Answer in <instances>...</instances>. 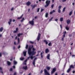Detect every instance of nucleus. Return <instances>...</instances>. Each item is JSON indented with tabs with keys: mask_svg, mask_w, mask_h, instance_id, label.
Listing matches in <instances>:
<instances>
[{
	"mask_svg": "<svg viewBox=\"0 0 75 75\" xmlns=\"http://www.w3.org/2000/svg\"><path fill=\"white\" fill-rule=\"evenodd\" d=\"M60 21L61 22L62 21H63V18H60Z\"/></svg>",
	"mask_w": 75,
	"mask_h": 75,
	"instance_id": "cd10ccee",
	"label": "nucleus"
},
{
	"mask_svg": "<svg viewBox=\"0 0 75 75\" xmlns=\"http://www.w3.org/2000/svg\"><path fill=\"white\" fill-rule=\"evenodd\" d=\"M21 35H23V33H19L18 35V37H20Z\"/></svg>",
	"mask_w": 75,
	"mask_h": 75,
	"instance_id": "c85d7f7f",
	"label": "nucleus"
},
{
	"mask_svg": "<svg viewBox=\"0 0 75 75\" xmlns=\"http://www.w3.org/2000/svg\"><path fill=\"white\" fill-rule=\"evenodd\" d=\"M0 70H1V71H2V68H1V67H0Z\"/></svg>",
	"mask_w": 75,
	"mask_h": 75,
	"instance_id": "6e6d98bb",
	"label": "nucleus"
},
{
	"mask_svg": "<svg viewBox=\"0 0 75 75\" xmlns=\"http://www.w3.org/2000/svg\"><path fill=\"white\" fill-rule=\"evenodd\" d=\"M17 31L16 30H15L13 31V33H17Z\"/></svg>",
	"mask_w": 75,
	"mask_h": 75,
	"instance_id": "c03bdc74",
	"label": "nucleus"
},
{
	"mask_svg": "<svg viewBox=\"0 0 75 75\" xmlns=\"http://www.w3.org/2000/svg\"><path fill=\"white\" fill-rule=\"evenodd\" d=\"M65 28L66 30H69V28H68L67 26Z\"/></svg>",
	"mask_w": 75,
	"mask_h": 75,
	"instance_id": "f704fd0d",
	"label": "nucleus"
},
{
	"mask_svg": "<svg viewBox=\"0 0 75 75\" xmlns=\"http://www.w3.org/2000/svg\"><path fill=\"white\" fill-rule=\"evenodd\" d=\"M29 23L30 24H31V25H34V21L32 20L31 21H30Z\"/></svg>",
	"mask_w": 75,
	"mask_h": 75,
	"instance_id": "423d86ee",
	"label": "nucleus"
},
{
	"mask_svg": "<svg viewBox=\"0 0 75 75\" xmlns=\"http://www.w3.org/2000/svg\"><path fill=\"white\" fill-rule=\"evenodd\" d=\"M71 68H69L67 71V73H69V72H70V71H71Z\"/></svg>",
	"mask_w": 75,
	"mask_h": 75,
	"instance_id": "f3484780",
	"label": "nucleus"
},
{
	"mask_svg": "<svg viewBox=\"0 0 75 75\" xmlns=\"http://www.w3.org/2000/svg\"><path fill=\"white\" fill-rule=\"evenodd\" d=\"M14 44L15 45H16V42H14Z\"/></svg>",
	"mask_w": 75,
	"mask_h": 75,
	"instance_id": "e2e57ef3",
	"label": "nucleus"
},
{
	"mask_svg": "<svg viewBox=\"0 0 75 75\" xmlns=\"http://www.w3.org/2000/svg\"><path fill=\"white\" fill-rule=\"evenodd\" d=\"M44 71L45 74V75H50V74H49V73L48 72V71H47V70L46 69H45L44 70Z\"/></svg>",
	"mask_w": 75,
	"mask_h": 75,
	"instance_id": "7ed1b4c3",
	"label": "nucleus"
},
{
	"mask_svg": "<svg viewBox=\"0 0 75 75\" xmlns=\"http://www.w3.org/2000/svg\"><path fill=\"white\" fill-rule=\"evenodd\" d=\"M49 52V50L48 49H46L45 50V53H48Z\"/></svg>",
	"mask_w": 75,
	"mask_h": 75,
	"instance_id": "a211bd4d",
	"label": "nucleus"
},
{
	"mask_svg": "<svg viewBox=\"0 0 75 75\" xmlns=\"http://www.w3.org/2000/svg\"><path fill=\"white\" fill-rule=\"evenodd\" d=\"M37 4H35L34 5H33V6H32V9H33L35 7H37Z\"/></svg>",
	"mask_w": 75,
	"mask_h": 75,
	"instance_id": "5701e85b",
	"label": "nucleus"
},
{
	"mask_svg": "<svg viewBox=\"0 0 75 75\" xmlns=\"http://www.w3.org/2000/svg\"><path fill=\"white\" fill-rule=\"evenodd\" d=\"M31 4V2L30 1H28L26 3V5L27 6H30Z\"/></svg>",
	"mask_w": 75,
	"mask_h": 75,
	"instance_id": "9d476101",
	"label": "nucleus"
},
{
	"mask_svg": "<svg viewBox=\"0 0 75 75\" xmlns=\"http://www.w3.org/2000/svg\"><path fill=\"white\" fill-rule=\"evenodd\" d=\"M66 33H67V32H66V31H64V32L63 33L64 34H65H65H66Z\"/></svg>",
	"mask_w": 75,
	"mask_h": 75,
	"instance_id": "de8ad7c7",
	"label": "nucleus"
},
{
	"mask_svg": "<svg viewBox=\"0 0 75 75\" xmlns=\"http://www.w3.org/2000/svg\"><path fill=\"white\" fill-rule=\"evenodd\" d=\"M37 59V58H35L33 61V65L34 66H35V60H36V59Z\"/></svg>",
	"mask_w": 75,
	"mask_h": 75,
	"instance_id": "39448f33",
	"label": "nucleus"
},
{
	"mask_svg": "<svg viewBox=\"0 0 75 75\" xmlns=\"http://www.w3.org/2000/svg\"><path fill=\"white\" fill-rule=\"evenodd\" d=\"M62 7V6H58V9H60Z\"/></svg>",
	"mask_w": 75,
	"mask_h": 75,
	"instance_id": "2f4dec72",
	"label": "nucleus"
},
{
	"mask_svg": "<svg viewBox=\"0 0 75 75\" xmlns=\"http://www.w3.org/2000/svg\"><path fill=\"white\" fill-rule=\"evenodd\" d=\"M13 63L14 65H16V64H17V62L16 61L14 60L13 62Z\"/></svg>",
	"mask_w": 75,
	"mask_h": 75,
	"instance_id": "b1692460",
	"label": "nucleus"
},
{
	"mask_svg": "<svg viewBox=\"0 0 75 75\" xmlns=\"http://www.w3.org/2000/svg\"><path fill=\"white\" fill-rule=\"evenodd\" d=\"M67 23L68 24H70L71 23V21L69 19H68L67 21Z\"/></svg>",
	"mask_w": 75,
	"mask_h": 75,
	"instance_id": "6e6552de",
	"label": "nucleus"
},
{
	"mask_svg": "<svg viewBox=\"0 0 75 75\" xmlns=\"http://www.w3.org/2000/svg\"><path fill=\"white\" fill-rule=\"evenodd\" d=\"M40 10V8H38L37 11V12H38Z\"/></svg>",
	"mask_w": 75,
	"mask_h": 75,
	"instance_id": "37998d69",
	"label": "nucleus"
},
{
	"mask_svg": "<svg viewBox=\"0 0 75 75\" xmlns=\"http://www.w3.org/2000/svg\"><path fill=\"white\" fill-rule=\"evenodd\" d=\"M18 43H19L20 42V39H19V38H18Z\"/></svg>",
	"mask_w": 75,
	"mask_h": 75,
	"instance_id": "58836bf2",
	"label": "nucleus"
},
{
	"mask_svg": "<svg viewBox=\"0 0 75 75\" xmlns=\"http://www.w3.org/2000/svg\"><path fill=\"white\" fill-rule=\"evenodd\" d=\"M12 70H13V69L12 68H11L10 69V71H12Z\"/></svg>",
	"mask_w": 75,
	"mask_h": 75,
	"instance_id": "09e8293b",
	"label": "nucleus"
},
{
	"mask_svg": "<svg viewBox=\"0 0 75 75\" xmlns=\"http://www.w3.org/2000/svg\"><path fill=\"white\" fill-rule=\"evenodd\" d=\"M18 28H17L16 29V30L17 31H18Z\"/></svg>",
	"mask_w": 75,
	"mask_h": 75,
	"instance_id": "bf43d9fd",
	"label": "nucleus"
},
{
	"mask_svg": "<svg viewBox=\"0 0 75 75\" xmlns=\"http://www.w3.org/2000/svg\"><path fill=\"white\" fill-rule=\"evenodd\" d=\"M13 75H17V73L16 72H15Z\"/></svg>",
	"mask_w": 75,
	"mask_h": 75,
	"instance_id": "3c124183",
	"label": "nucleus"
},
{
	"mask_svg": "<svg viewBox=\"0 0 75 75\" xmlns=\"http://www.w3.org/2000/svg\"><path fill=\"white\" fill-rule=\"evenodd\" d=\"M42 72H43V71H42V70H41L40 71V74H42Z\"/></svg>",
	"mask_w": 75,
	"mask_h": 75,
	"instance_id": "49530a36",
	"label": "nucleus"
},
{
	"mask_svg": "<svg viewBox=\"0 0 75 75\" xmlns=\"http://www.w3.org/2000/svg\"><path fill=\"white\" fill-rule=\"evenodd\" d=\"M46 68L48 71H49L50 69H51V67H47Z\"/></svg>",
	"mask_w": 75,
	"mask_h": 75,
	"instance_id": "4468645a",
	"label": "nucleus"
},
{
	"mask_svg": "<svg viewBox=\"0 0 75 75\" xmlns=\"http://www.w3.org/2000/svg\"><path fill=\"white\" fill-rule=\"evenodd\" d=\"M54 13V12H53L52 11L50 12V14H52V13Z\"/></svg>",
	"mask_w": 75,
	"mask_h": 75,
	"instance_id": "a19ab883",
	"label": "nucleus"
},
{
	"mask_svg": "<svg viewBox=\"0 0 75 75\" xmlns=\"http://www.w3.org/2000/svg\"><path fill=\"white\" fill-rule=\"evenodd\" d=\"M69 35V37H72V35L70 34V35Z\"/></svg>",
	"mask_w": 75,
	"mask_h": 75,
	"instance_id": "13d9d810",
	"label": "nucleus"
},
{
	"mask_svg": "<svg viewBox=\"0 0 75 75\" xmlns=\"http://www.w3.org/2000/svg\"><path fill=\"white\" fill-rule=\"evenodd\" d=\"M31 46H30L29 48L28 49V54H29V56L28 57V59H29V58H30L31 59L33 60V58L35 57L34 56H33V55H34V54L36 53V52H34V51L36 50V49L34 48H33L32 49L33 51H31Z\"/></svg>",
	"mask_w": 75,
	"mask_h": 75,
	"instance_id": "f257e3e1",
	"label": "nucleus"
},
{
	"mask_svg": "<svg viewBox=\"0 0 75 75\" xmlns=\"http://www.w3.org/2000/svg\"><path fill=\"white\" fill-rule=\"evenodd\" d=\"M67 1V0H62V2H65V1Z\"/></svg>",
	"mask_w": 75,
	"mask_h": 75,
	"instance_id": "e433bc0d",
	"label": "nucleus"
},
{
	"mask_svg": "<svg viewBox=\"0 0 75 75\" xmlns=\"http://www.w3.org/2000/svg\"><path fill=\"white\" fill-rule=\"evenodd\" d=\"M28 68V67H27V66H24L23 67V69H25V70H27V69Z\"/></svg>",
	"mask_w": 75,
	"mask_h": 75,
	"instance_id": "1a4fd4ad",
	"label": "nucleus"
},
{
	"mask_svg": "<svg viewBox=\"0 0 75 75\" xmlns=\"http://www.w3.org/2000/svg\"><path fill=\"white\" fill-rule=\"evenodd\" d=\"M30 43H31V44H33L34 43V42H32L31 41H30Z\"/></svg>",
	"mask_w": 75,
	"mask_h": 75,
	"instance_id": "a18cd8bd",
	"label": "nucleus"
},
{
	"mask_svg": "<svg viewBox=\"0 0 75 75\" xmlns=\"http://www.w3.org/2000/svg\"><path fill=\"white\" fill-rule=\"evenodd\" d=\"M53 13H55V10H53Z\"/></svg>",
	"mask_w": 75,
	"mask_h": 75,
	"instance_id": "680f3d73",
	"label": "nucleus"
},
{
	"mask_svg": "<svg viewBox=\"0 0 75 75\" xmlns=\"http://www.w3.org/2000/svg\"><path fill=\"white\" fill-rule=\"evenodd\" d=\"M55 71H56V68H53L52 69V71L51 72L52 74L53 73H54V72H55Z\"/></svg>",
	"mask_w": 75,
	"mask_h": 75,
	"instance_id": "0eeeda50",
	"label": "nucleus"
},
{
	"mask_svg": "<svg viewBox=\"0 0 75 75\" xmlns=\"http://www.w3.org/2000/svg\"><path fill=\"white\" fill-rule=\"evenodd\" d=\"M7 63L8 65H11V62H10L9 61H8Z\"/></svg>",
	"mask_w": 75,
	"mask_h": 75,
	"instance_id": "412c9836",
	"label": "nucleus"
},
{
	"mask_svg": "<svg viewBox=\"0 0 75 75\" xmlns=\"http://www.w3.org/2000/svg\"><path fill=\"white\" fill-rule=\"evenodd\" d=\"M72 72H73V74H74V73H75V71H72Z\"/></svg>",
	"mask_w": 75,
	"mask_h": 75,
	"instance_id": "0e129e2a",
	"label": "nucleus"
},
{
	"mask_svg": "<svg viewBox=\"0 0 75 75\" xmlns=\"http://www.w3.org/2000/svg\"><path fill=\"white\" fill-rule=\"evenodd\" d=\"M63 37H65V34H64L63 35Z\"/></svg>",
	"mask_w": 75,
	"mask_h": 75,
	"instance_id": "603ef678",
	"label": "nucleus"
},
{
	"mask_svg": "<svg viewBox=\"0 0 75 75\" xmlns=\"http://www.w3.org/2000/svg\"><path fill=\"white\" fill-rule=\"evenodd\" d=\"M37 16H35V19H37Z\"/></svg>",
	"mask_w": 75,
	"mask_h": 75,
	"instance_id": "052dcab7",
	"label": "nucleus"
},
{
	"mask_svg": "<svg viewBox=\"0 0 75 75\" xmlns=\"http://www.w3.org/2000/svg\"><path fill=\"white\" fill-rule=\"evenodd\" d=\"M53 17L51 18L49 20V21H51V20H52V19H53Z\"/></svg>",
	"mask_w": 75,
	"mask_h": 75,
	"instance_id": "4c0bfd02",
	"label": "nucleus"
},
{
	"mask_svg": "<svg viewBox=\"0 0 75 75\" xmlns=\"http://www.w3.org/2000/svg\"><path fill=\"white\" fill-rule=\"evenodd\" d=\"M42 11H44V9H41V12H42Z\"/></svg>",
	"mask_w": 75,
	"mask_h": 75,
	"instance_id": "8fccbe9b",
	"label": "nucleus"
},
{
	"mask_svg": "<svg viewBox=\"0 0 75 75\" xmlns=\"http://www.w3.org/2000/svg\"><path fill=\"white\" fill-rule=\"evenodd\" d=\"M40 35H41V34L40 33H39L38 36L37 38V40L38 41H39V40H40Z\"/></svg>",
	"mask_w": 75,
	"mask_h": 75,
	"instance_id": "20e7f679",
	"label": "nucleus"
},
{
	"mask_svg": "<svg viewBox=\"0 0 75 75\" xmlns=\"http://www.w3.org/2000/svg\"><path fill=\"white\" fill-rule=\"evenodd\" d=\"M20 59L21 61H23V60H24V57H21L20 58Z\"/></svg>",
	"mask_w": 75,
	"mask_h": 75,
	"instance_id": "bb28decb",
	"label": "nucleus"
},
{
	"mask_svg": "<svg viewBox=\"0 0 75 75\" xmlns=\"http://www.w3.org/2000/svg\"><path fill=\"white\" fill-rule=\"evenodd\" d=\"M50 54H49L47 55V59H50Z\"/></svg>",
	"mask_w": 75,
	"mask_h": 75,
	"instance_id": "9b49d317",
	"label": "nucleus"
},
{
	"mask_svg": "<svg viewBox=\"0 0 75 75\" xmlns=\"http://www.w3.org/2000/svg\"><path fill=\"white\" fill-rule=\"evenodd\" d=\"M9 21L8 22V24L9 25L11 24V22L12 20L11 19H10L9 20Z\"/></svg>",
	"mask_w": 75,
	"mask_h": 75,
	"instance_id": "2eb2a0df",
	"label": "nucleus"
},
{
	"mask_svg": "<svg viewBox=\"0 0 75 75\" xmlns=\"http://www.w3.org/2000/svg\"><path fill=\"white\" fill-rule=\"evenodd\" d=\"M3 30V27H1V28L0 29V32H2V31Z\"/></svg>",
	"mask_w": 75,
	"mask_h": 75,
	"instance_id": "a878e982",
	"label": "nucleus"
},
{
	"mask_svg": "<svg viewBox=\"0 0 75 75\" xmlns=\"http://www.w3.org/2000/svg\"><path fill=\"white\" fill-rule=\"evenodd\" d=\"M58 11L59 13H61V9H58Z\"/></svg>",
	"mask_w": 75,
	"mask_h": 75,
	"instance_id": "473e14b6",
	"label": "nucleus"
},
{
	"mask_svg": "<svg viewBox=\"0 0 75 75\" xmlns=\"http://www.w3.org/2000/svg\"><path fill=\"white\" fill-rule=\"evenodd\" d=\"M20 48V46L19 45L18 47V48Z\"/></svg>",
	"mask_w": 75,
	"mask_h": 75,
	"instance_id": "774afa93",
	"label": "nucleus"
},
{
	"mask_svg": "<svg viewBox=\"0 0 75 75\" xmlns=\"http://www.w3.org/2000/svg\"><path fill=\"white\" fill-rule=\"evenodd\" d=\"M44 42H45V44L47 45L48 44V42L47 41L45 40H44Z\"/></svg>",
	"mask_w": 75,
	"mask_h": 75,
	"instance_id": "7c9ffc66",
	"label": "nucleus"
},
{
	"mask_svg": "<svg viewBox=\"0 0 75 75\" xmlns=\"http://www.w3.org/2000/svg\"><path fill=\"white\" fill-rule=\"evenodd\" d=\"M14 10V8H11V10L12 11L13 10Z\"/></svg>",
	"mask_w": 75,
	"mask_h": 75,
	"instance_id": "5fc2aeb1",
	"label": "nucleus"
},
{
	"mask_svg": "<svg viewBox=\"0 0 75 75\" xmlns=\"http://www.w3.org/2000/svg\"><path fill=\"white\" fill-rule=\"evenodd\" d=\"M23 55L24 56V57H25V56H26V54L27 53V51H25L24 52H23Z\"/></svg>",
	"mask_w": 75,
	"mask_h": 75,
	"instance_id": "f8f14e48",
	"label": "nucleus"
},
{
	"mask_svg": "<svg viewBox=\"0 0 75 75\" xmlns=\"http://www.w3.org/2000/svg\"><path fill=\"white\" fill-rule=\"evenodd\" d=\"M48 13H45V17L47 18L48 17Z\"/></svg>",
	"mask_w": 75,
	"mask_h": 75,
	"instance_id": "aec40b11",
	"label": "nucleus"
},
{
	"mask_svg": "<svg viewBox=\"0 0 75 75\" xmlns=\"http://www.w3.org/2000/svg\"><path fill=\"white\" fill-rule=\"evenodd\" d=\"M27 61V59L25 60L24 61V62L23 63V64H24V65H26V62Z\"/></svg>",
	"mask_w": 75,
	"mask_h": 75,
	"instance_id": "4be33fe9",
	"label": "nucleus"
},
{
	"mask_svg": "<svg viewBox=\"0 0 75 75\" xmlns=\"http://www.w3.org/2000/svg\"><path fill=\"white\" fill-rule=\"evenodd\" d=\"M23 14H22L20 17L18 18L17 19L18 20H20V19H21V18L23 17Z\"/></svg>",
	"mask_w": 75,
	"mask_h": 75,
	"instance_id": "6ab92c4d",
	"label": "nucleus"
},
{
	"mask_svg": "<svg viewBox=\"0 0 75 75\" xmlns=\"http://www.w3.org/2000/svg\"><path fill=\"white\" fill-rule=\"evenodd\" d=\"M28 45H27L25 47L26 49H27V48H28Z\"/></svg>",
	"mask_w": 75,
	"mask_h": 75,
	"instance_id": "72a5a7b5",
	"label": "nucleus"
},
{
	"mask_svg": "<svg viewBox=\"0 0 75 75\" xmlns=\"http://www.w3.org/2000/svg\"><path fill=\"white\" fill-rule=\"evenodd\" d=\"M72 11H71L70 12L69 15V16H71V15H72Z\"/></svg>",
	"mask_w": 75,
	"mask_h": 75,
	"instance_id": "393cba45",
	"label": "nucleus"
},
{
	"mask_svg": "<svg viewBox=\"0 0 75 75\" xmlns=\"http://www.w3.org/2000/svg\"><path fill=\"white\" fill-rule=\"evenodd\" d=\"M65 9H66V7H64L63 8V12H64V11H65Z\"/></svg>",
	"mask_w": 75,
	"mask_h": 75,
	"instance_id": "c756f323",
	"label": "nucleus"
},
{
	"mask_svg": "<svg viewBox=\"0 0 75 75\" xmlns=\"http://www.w3.org/2000/svg\"><path fill=\"white\" fill-rule=\"evenodd\" d=\"M51 43L50 42L48 44V45L49 46H50V45H51Z\"/></svg>",
	"mask_w": 75,
	"mask_h": 75,
	"instance_id": "79ce46f5",
	"label": "nucleus"
},
{
	"mask_svg": "<svg viewBox=\"0 0 75 75\" xmlns=\"http://www.w3.org/2000/svg\"><path fill=\"white\" fill-rule=\"evenodd\" d=\"M2 37V35L0 34V37Z\"/></svg>",
	"mask_w": 75,
	"mask_h": 75,
	"instance_id": "338daca9",
	"label": "nucleus"
},
{
	"mask_svg": "<svg viewBox=\"0 0 75 75\" xmlns=\"http://www.w3.org/2000/svg\"><path fill=\"white\" fill-rule=\"evenodd\" d=\"M54 4L52 5L51 6V7L52 8H53L54 7Z\"/></svg>",
	"mask_w": 75,
	"mask_h": 75,
	"instance_id": "ea45409f",
	"label": "nucleus"
},
{
	"mask_svg": "<svg viewBox=\"0 0 75 75\" xmlns=\"http://www.w3.org/2000/svg\"><path fill=\"white\" fill-rule=\"evenodd\" d=\"M58 19H55V21H58Z\"/></svg>",
	"mask_w": 75,
	"mask_h": 75,
	"instance_id": "864d4df0",
	"label": "nucleus"
},
{
	"mask_svg": "<svg viewBox=\"0 0 75 75\" xmlns=\"http://www.w3.org/2000/svg\"><path fill=\"white\" fill-rule=\"evenodd\" d=\"M23 20H24V18H23L22 20L21 21V22H22V21H23Z\"/></svg>",
	"mask_w": 75,
	"mask_h": 75,
	"instance_id": "c9c22d12",
	"label": "nucleus"
},
{
	"mask_svg": "<svg viewBox=\"0 0 75 75\" xmlns=\"http://www.w3.org/2000/svg\"><path fill=\"white\" fill-rule=\"evenodd\" d=\"M70 68L71 69V68H74V67L72 65H71L70 66Z\"/></svg>",
	"mask_w": 75,
	"mask_h": 75,
	"instance_id": "dca6fc26",
	"label": "nucleus"
},
{
	"mask_svg": "<svg viewBox=\"0 0 75 75\" xmlns=\"http://www.w3.org/2000/svg\"><path fill=\"white\" fill-rule=\"evenodd\" d=\"M42 53L44 54V51H42V53L41 52L40 53L41 57L42 58H43V56H42Z\"/></svg>",
	"mask_w": 75,
	"mask_h": 75,
	"instance_id": "ddd939ff",
	"label": "nucleus"
},
{
	"mask_svg": "<svg viewBox=\"0 0 75 75\" xmlns=\"http://www.w3.org/2000/svg\"><path fill=\"white\" fill-rule=\"evenodd\" d=\"M2 54H1V53L0 52V57H1Z\"/></svg>",
	"mask_w": 75,
	"mask_h": 75,
	"instance_id": "4d7b16f0",
	"label": "nucleus"
},
{
	"mask_svg": "<svg viewBox=\"0 0 75 75\" xmlns=\"http://www.w3.org/2000/svg\"><path fill=\"white\" fill-rule=\"evenodd\" d=\"M13 68H14V69L16 68V67L14 66H13Z\"/></svg>",
	"mask_w": 75,
	"mask_h": 75,
	"instance_id": "69168bd1",
	"label": "nucleus"
},
{
	"mask_svg": "<svg viewBox=\"0 0 75 75\" xmlns=\"http://www.w3.org/2000/svg\"><path fill=\"white\" fill-rule=\"evenodd\" d=\"M45 3L46 5L45 6V7H47L48 6H49V4H50V1L47 0L46 1Z\"/></svg>",
	"mask_w": 75,
	"mask_h": 75,
	"instance_id": "f03ea898",
	"label": "nucleus"
}]
</instances>
